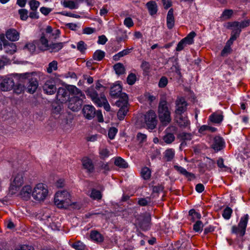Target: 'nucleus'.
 Returning <instances> with one entry per match:
<instances>
[{"label": "nucleus", "instance_id": "obj_1", "mask_svg": "<svg viewBox=\"0 0 250 250\" xmlns=\"http://www.w3.org/2000/svg\"><path fill=\"white\" fill-rule=\"evenodd\" d=\"M69 91L71 94V97L69 99L68 108L73 111H78L81 108L83 101L85 98V96L75 86H70Z\"/></svg>", "mask_w": 250, "mask_h": 250}, {"label": "nucleus", "instance_id": "obj_2", "mask_svg": "<svg viewBox=\"0 0 250 250\" xmlns=\"http://www.w3.org/2000/svg\"><path fill=\"white\" fill-rule=\"evenodd\" d=\"M87 93L95 104L100 107L103 106L105 110L109 111L110 106L104 94H101L99 97L97 91L93 88L87 90Z\"/></svg>", "mask_w": 250, "mask_h": 250}, {"label": "nucleus", "instance_id": "obj_3", "mask_svg": "<svg viewBox=\"0 0 250 250\" xmlns=\"http://www.w3.org/2000/svg\"><path fill=\"white\" fill-rule=\"evenodd\" d=\"M71 195L66 191H58L55 194L54 203L59 208H64L71 204Z\"/></svg>", "mask_w": 250, "mask_h": 250}, {"label": "nucleus", "instance_id": "obj_4", "mask_svg": "<svg viewBox=\"0 0 250 250\" xmlns=\"http://www.w3.org/2000/svg\"><path fill=\"white\" fill-rule=\"evenodd\" d=\"M158 116L161 122L164 125H167L171 121L170 112L165 100H161L158 106Z\"/></svg>", "mask_w": 250, "mask_h": 250}, {"label": "nucleus", "instance_id": "obj_5", "mask_svg": "<svg viewBox=\"0 0 250 250\" xmlns=\"http://www.w3.org/2000/svg\"><path fill=\"white\" fill-rule=\"evenodd\" d=\"M21 75L12 74L0 77V87L2 91H7L11 90L15 85V80H18Z\"/></svg>", "mask_w": 250, "mask_h": 250}, {"label": "nucleus", "instance_id": "obj_6", "mask_svg": "<svg viewBox=\"0 0 250 250\" xmlns=\"http://www.w3.org/2000/svg\"><path fill=\"white\" fill-rule=\"evenodd\" d=\"M48 194L47 187L43 183L36 184L32 190V196L36 201H44Z\"/></svg>", "mask_w": 250, "mask_h": 250}, {"label": "nucleus", "instance_id": "obj_7", "mask_svg": "<svg viewBox=\"0 0 250 250\" xmlns=\"http://www.w3.org/2000/svg\"><path fill=\"white\" fill-rule=\"evenodd\" d=\"M116 105L120 107L117 116L120 120H123L126 116L128 111V96L126 94H122V98L116 102Z\"/></svg>", "mask_w": 250, "mask_h": 250}, {"label": "nucleus", "instance_id": "obj_8", "mask_svg": "<svg viewBox=\"0 0 250 250\" xmlns=\"http://www.w3.org/2000/svg\"><path fill=\"white\" fill-rule=\"evenodd\" d=\"M24 183V176L22 173H18L13 177L11 180L9 187V192L11 194H15L23 185Z\"/></svg>", "mask_w": 250, "mask_h": 250}, {"label": "nucleus", "instance_id": "obj_9", "mask_svg": "<svg viewBox=\"0 0 250 250\" xmlns=\"http://www.w3.org/2000/svg\"><path fill=\"white\" fill-rule=\"evenodd\" d=\"M249 220L248 214H245L241 218L240 221L237 227L233 226L232 231L236 234H239L240 236H243L246 232V229Z\"/></svg>", "mask_w": 250, "mask_h": 250}, {"label": "nucleus", "instance_id": "obj_10", "mask_svg": "<svg viewBox=\"0 0 250 250\" xmlns=\"http://www.w3.org/2000/svg\"><path fill=\"white\" fill-rule=\"evenodd\" d=\"M145 122L148 129H153L157 123V116L153 110H149L144 116Z\"/></svg>", "mask_w": 250, "mask_h": 250}, {"label": "nucleus", "instance_id": "obj_11", "mask_svg": "<svg viewBox=\"0 0 250 250\" xmlns=\"http://www.w3.org/2000/svg\"><path fill=\"white\" fill-rule=\"evenodd\" d=\"M187 103L183 98H178L176 101L175 114L180 115L187 109Z\"/></svg>", "mask_w": 250, "mask_h": 250}, {"label": "nucleus", "instance_id": "obj_12", "mask_svg": "<svg viewBox=\"0 0 250 250\" xmlns=\"http://www.w3.org/2000/svg\"><path fill=\"white\" fill-rule=\"evenodd\" d=\"M56 89L55 83L53 79L46 81L43 86V90L47 94L52 95L54 94Z\"/></svg>", "mask_w": 250, "mask_h": 250}, {"label": "nucleus", "instance_id": "obj_13", "mask_svg": "<svg viewBox=\"0 0 250 250\" xmlns=\"http://www.w3.org/2000/svg\"><path fill=\"white\" fill-rule=\"evenodd\" d=\"M69 88L70 87L66 90L63 87L59 88L56 95L57 100L63 103L69 99L70 97L68 94V92L71 93L69 91Z\"/></svg>", "mask_w": 250, "mask_h": 250}, {"label": "nucleus", "instance_id": "obj_14", "mask_svg": "<svg viewBox=\"0 0 250 250\" xmlns=\"http://www.w3.org/2000/svg\"><path fill=\"white\" fill-rule=\"evenodd\" d=\"M83 113L88 120H91L96 114L94 107L91 105H85L83 108Z\"/></svg>", "mask_w": 250, "mask_h": 250}, {"label": "nucleus", "instance_id": "obj_15", "mask_svg": "<svg viewBox=\"0 0 250 250\" xmlns=\"http://www.w3.org/2000/svg\"><path fill=\"white\" fill-rule=\"evenodd\" d=\"M225 146V142L223 138L218 136H215L214 138L212 147L215 151H220Z\"/></svg>", "mask_w": 250, "mask_h": 250}, {"label": "nucleus", "instance_id": "obj_16", "mask_svg": "<svg viewBox=\"0 0 250 250\" xmlns=\"http://www.w3.org/2000/svg\"><path fill=\"white\" fill-rule=\"evenodd\" d=\"M122 86L118 82L111 87L110 95L112 97H119V99H121L122 98V94H125V93H122Z\"/></svg>", "mask_w": 250, "mask_h": 250}, {"label": "nucleus", "instance_id": "obj_17", "mask_svg": "<svg viewBox=\"0 0 250 250\" xmlns=\"http://www.w3.org/2000/svg\"><path fill=\"white\" fill-rule=\"evenodd\" d=\"M32 188L30 185H25L22 187L21 192L20 195L21 197L25 200H28L31 195H32Z\"/></svg>", "mask_w": 250, "mask_h": 250}, {"label": "nucleus", "instance_id": "obj_18", "mask_svg": "<svg viewBox=\"0 0 250 250\" xmlns=\"http://www.w3.org/2000/svg\"><path fill=\"white\" fill-rule=\"evenodd\" d=\"M5 36L8 40L12 42L17 41L20 38L19 33L16 29L13 28L7 30Z\"/></svg>", "mask_w": 250, "mask_h": 250}, {"label": "nucleus", "instance_id": "obj_19", "mask_svg": "<svg viewBox=\"0 0 250 250\" xmlns=\"http://www.w3.org/2000/svg\"><path fill=\"white\" fill-rule=\"evenodd\" d=\"M36 45L42 51L47 50L49 48L48 41L43 35L42 36L40 39L36 42Z\"/></svg>", "mask_w": 250, "mask_h": 250}, {"label": "nucleus", "instance_id": "obj_20", "mask_svg": "<svg viewBox=\"0 0 250 250\" xmlns=\"http://www.w3.org/2000/svg\"><path fill=\"white\" fill-rule=\"evenodd\" d=\"M90 238L92 241L97 243H102L104 239L103 235L97 230L91 231Z\"/></svg>", "mask_w": 250, "mask_h": 250}, {"label": "nucleus", "instance_id": "obj_21", "mask_svg": "<svg viewBox=\"0 0 250 250\" xmlns=\"http://www.w3.org/2000/svg\"><path fill=\"white\" fill-rule=\"evenodd\" d=\"M174 167L180 174L184 175L189 180H191L195 178L194 175L193 173L187 171L185 168L181 166L175 165L174 166Z\"/></svg>", "mask_w": 250, "mask_h": 250}, {"label": "nucleus", "instance_id": "obj_22", "mask_svg": "<svg viewBox=\"0 0 250 250\" xmlns=\"http://www.w3.org/2000/svg\"><path fill=\"white\" fill-rule=\"evenodd\" d=\"M176 118L177 123L181 127H187L190 125V121L186 116H183L181 114L176 115Z\"/></svg>", "mask_w": 250, "mask_h": 250}, {"label": "nucleus", "instance_id": "obj_23", "mask_svg": "<svg viewBox=\"0 0 250 250\" xmlns=\"http://www.w3.org/2000/svg\"><path fill=\"white\" fill-rule=\"evenodd\" d=\"M5 52L12 55L15 53L17 51V46L16 44L12 42H8L7 41L4 44L3 48Z\"/></svg>", "mask_w": 250, "mask_h": 250}, {"label": "nucleus", "instance_id": "obj_24", "mask_svg": "<svg viewBox=\"0 0 250 250\" xmlns=\"http://www.w3.org/2000/svg\"><path fill=\"white\" fill-rule=\"evenodd\" d=\"M167 25L168 29H171L174 25V18L173 16V10L171 8L167 13Z\"/></svg>", "mask_w": 250, "mask_h": 250}, {"label": "nucleus", "instance_id": "obj_25", "mask_svg": "<svg viewBox=\"0 0 250 250\" xmlns=\"http://www.w3.org/2000/svg\"><path fill=\"white\" fill-rule=\"evenodd\" d=\"M38 87V82L36 79L32 78L29 82L27 91L28 92L32 94L35 92Z\"/></svg>", "mask_w": 250, "mask_h": 250}, {"label": "nucleus", "instance_id": "obj_26", "mask_svg": "<svg viewBox=\"0 0 250 250\" xmlns=\"http://www.w3.org/2000/svg\"><path fill=\"white\" fill-rule=\"evenodd\" d=\"M233 23L234 21L229 22L228 23V27L232 29L231 35L232 36V38H233V39H237L241 32V29L240 27H239V26H235L233 24Z\"/></svg>", "mask_w": 250, "mask_h": 250}, {"label": "nucleus", "instance_id": "obj_27", "mask_svg": "<svg viewBox=\"0 0 250 250\" xmlns=\"http://www.w3.org/2000/svg\"><path fill=\"white\" fill-rule=\"evenodd\" d=\"M82 164L83 167L88 171L91 172L93 170L94 166L92 161L87 157H84L82 159Z\"/></svg>", "mask_w": 250, "mask_h": 250}, {"label": "nucleus", "instance_id": "obj_28", "mask_svg": "<svg viewBox=\"0 0 250 250\" xmlns=\"http://www.w3.org/2000/svg\"><path fill=\"white\" fill-rule=\"evenodd\" d=\"M62 5L66 8H68L70 9H76L78 7V5L76 2L73 0H64L62 2Z\"/></svg>", "mask_w": 250, "mask_h": 250}, {"label": "nucleus", "instance_id": "obj_29", "mask_svg": "<svg viewBox=\"0 0 250 250\" xmlns=\"http://www.w3.org/2000/svg\"><path fill=\"white\" fill-rule=\"evenodd\" d=\"M132 49H133V48L132 47L130 48H127V49H124V50L119 52V53L115 54L113 56L114 60L118 61L120 59V58L128 54Z\"/></svg>", "mask_w": 250, "mask_h": 250}, {"label": "nucleus", "instance_id": "obj_30", "mask_svg": "<svg viewBox=\"0 0 250 250\" xmlns=\"http://www.w3.org/2000/svg\"><path fill=\"white\" fill-rule=\"evenodd\" d=\"M223 119V116L220 113H213L209 116V119L211 122L214 123H221Z\"/></svg>", "mask_w": 250, "mask_h": 250}, {"label": "nucleus", "instance_id": "obj_31", "mask_svg": "<svg viewBox=\"0 0 250 250\" xmlns=\"http://www.w3.org/2000/svg\"><path fill=\"white\" fill-rule=\"evenodd\" d=\"M64 43L57 42L49 44V48L48 50L51 52H58L60 50L63 46Z\"/></svg>", "mask_w": 250, "mask_h": 250}, {"label": "nucleus", "instance_id": "obj_32", "mask_svg": "<svg viewBox=\"0 0 250 250\" xmlns=\"http://www.w3.org/2000/svg\"><path fill=\"white\" fill-rule=\"evenodd\" d=\"M149 12L151 15L155 14L157 11L156 3L153 1H149L146 4Z\"/></svg>", "mask_w": 250, "mask_h": 250}, {"label": "nucleus", "instance_id": "obj_33", "mask_svg": "<svg viewBox=\"0 0 250 250\" xmlns=\"http://www.w3.org/2000/svg\"><path fill=\"white\" fill-rule=\"evenodd\" d=\"M233 13V11L231 9L225 10L221 14L220 18L222 21L229 19L231 17Z\"/></svg>", "mask_w": 250, "mask_h": 250}, {"label": "nucleus", "instance_id": "obj_34", "mask_svg": "<svg viewBox=\"0 0 250 250\" xmlns=\"http://www.w3.org/2000/svg\"><path fill=\"white\" fill-rule=\"evenodd\" d=\"M114 163L116 166L120 167L126 168L128 167L127 163L121 157H118L116 158Z\"/></svg>", "mask_w": 250, "mask_h": 250}, {"label": "nucleus", "instance_id": "obj_35", "mask_svg": "<svg viewBox=\"0 0 250 250\" xmlns=\"http://www.w3.org/2000/svg\"><path fill=\"white\" fill-rule=\"evenodd\" d=\"M175 140V136L172 133L167 132L163 137L164 141L167 144L172 143Z\"/></svg>", "mask_w": 250, "mask_h": 250}, {"label": "nucleus", "instance_id": "obj_36", "mask_svg": "<svg viewBox=\"0 0 250 250\" xmlns=\"http://www.w3.org/2000/svg\"><path fill=\"white\" fill-rule=\"evenodd\" d=\"M174 155L175 151L172 148H169L167 149L164 153L165 157L167 161H171Z\"/></svg>", "mask_w": 250, "mask_h": 250}, {"label": "nucleus", "instance_id": "obj_37", "mask_svg": "<svg viewBox=\"0 0 250 250\" xmlns=\"http://www.w3.org/2000/svg\"><path fill=\"white\" fill-rule=\"evenodd\" d=\"M151 170L147 167H144L141 170V176L145 180H148L151 176Z\"/></svg>", "mask_w": 250, "mask_h": 250}, {"label": "nucleus", "instance_id": "obj_38", "mask_svg": "<svg viewBox=\"0 0 250 250\" xmlns=\"http://www.w3.org/2000/svg\"><path fill=\"white\" fill-rule=\"evenodd\" d=\"M104 52L101 50H97L94 52L93 58L94 60L100 61L104 58Z\"/></svg>", "mask_w": 250, "mask_h": 250}, {"label": "nucleus", "instance_id": "obj_39", "mask_svg": "<svg viewBox=\"0 0 250 250\" xmlns=\"http://www.w3.org/2000/svg\"><path fill=\"white\" fill-rule=\"evenodd\" d=\"M114 69L116 73L118 75L123 74L125 72V69L123 64L117 63L114 65Z\"/></svg>", "mask_w": 250, "mask_h": 250}, {"label": "nucleus", "instance_id": "obj_40", "mask_svg": "<svg viewBox=\"0 0 250 250\" xmlns=\"http://www.w3.org/2000/svg\"><path fill=\"white\" fill-rule=\"evenodd\" d=\"M70 246L76 250H83L85 248V245L80 241H78L73 243H70Z\"/></svg>", "mask_w": 250, "mask_h": 250}, {"label": "nucleus", "instance_id": "obj_41", "mask_svg": "<svg viewBox=\"0 0 250 250\" xmlns=\"http://www.w3.org/2000/svg\"><path fill=\"white\" fill-rule=\"evenodd\" d=\"M235 26H239L241 29L242 28L248 27L250 24V20H244L241 22L238 21H234V23L233 24Z\"/></svg>", "mask_w": 250, "mask_h": 250}, {"label": "nucleus", "instance_id": "obj_42", "mask_svg": "<svg viewBox=\"0 0 250 250\" xmlns=\"http://www.w3.org/2000/svg\"><path fill=\"white\" fill-rule=\"evenodd\" d=\"M189 215L190 217V219L193 221H195L196 219H199L201 217L200 213L196 211L193 209H190L189 211Z\"/></svg>", "mask_w": 250, "mask_h": 250}, {"label": "nucleus", "instance_id": "obj_43", "mask_svg": "<svg viewBox=\"0 0 250 250\" xmlns=\"http://www.w3.org/2000/svg\"><path fill=\"white\" fill-rule=\"evenodd\" d=\"M140 228L144 231L148 230L150 228V218L144 220L140 225Z\"/></svg>", "mask_w": 250, "mask_h": 250}, {"label": "nucleus", "instance_id": "obj_44", "mask_svg": "<svg viewBox=\"0 0 250 250\" xmlns=\"http://www.w3.org/2000/svg\"><path fill=\"white\" fill-rule=\"evenodd\" d=\"M58 68V62L56 61H53L48 64L47 68V72L48 73H51L53 71H55Z\"/></svg>", "mask_w": 250, "mask_h": 250}, {"label": "nucleus", "instance_id": "obj_45", "mask_svg": "<svg viewBox=\"0 0 250 250\" xmlns=\"http://www.w3.org/2000/svg\"><path fill=\"white\" fill-rule=\"evenodd\" d=\"M99 154L101 158L105 159L109 157L110 152L107 148L101 147L99 149Z\"/></svg>", "mask_w": 250, "mask_h": 250}, {"label": "nucleus", "instance_id": "obj_46", "mask_svg": "<svg viewBox=\"0 0 250 250\" xmlns=\"http://www.w3.org/2000/svg\"><path fill=\"white\" fill-rule=\"evenodd\" d=\"M94 88L97 92L100 97L101 94H104V92L105 90V87L103 86L100 83H96L95 87H91L89 88L87 90L90 88Z\"/></svg>", "mask_w": 250, "mask_h": 250}, {"label": "nucleus", "instance_id": "obj_47", "mask_svg": "<svg viewBox=\"0 0 250 250\" xmlns=\"http://www.w3.org/2000/svg\"><path fill=\"white\" fill-rule=\"evenodd\" d=\"M196 34L194 32H191L186 38L183 40L188 44H191L193 42V38L195 37Z\"/></svg>", "mask_w": 250, "mask_h": 250}, {"label": "nucleus", "instance_id": "obj_48", "mask_svg": "<svg viewBox=\"0 0 250 250\" xmlns=\"http://www.w3.org/2000/svg\"><path fill=\"white\" fill-rule=\"evenodd\" d=\"M89 196L93 199H100L102 198V194L100 191L96 189H92L89 193Z\"/></svg>", "mask_w": 250, "mask_h": 250}, {"label": "nucleus", "instance_id": "obj_49", "mask_svg": "<svg viewBox=\"0 0 250 250\" xmlns=\"http://www.w3.org/2000/svg\"><path fill=\"white\" fill-rule=\"evenodd\" d=\"M232 212V209L230 208L227 207L224 210L222 215L225 219L228 220L230 218Z\"/></svg>", "mask_w": 250, "mask_h": 250}, {"label": "nucleus", "instance_id": "obj_50", "mask_svg": "<svg viewBox=\"0 0 250 250\" xmlns=\"http://www.w3.org/2000/svg\"><path fill=\"white\" fill-rule=\"evenodd\" d=\"M29 5L32 11H36L40 5V2L36 0H30Z\"/></svg>", "mask_w": 250, "mask_h": 250}, {"label": "nucleus", "instance_id": "obj_51", "mask_svg": "<svg viewBox=\"0 0 250 250\" xmlns=\"http://www.w3.org/2000/svg\"><path fill=\"white\" fill-rule=\"evenodd\" d=\"M19 14L21 20L25 21L28 18V11L25 9H21L19 10Z\"/></svg>", "mask_w": 250, "mask_h": 250}, {"label": "nucleus", "instance_id": "obj_52", "mask_svg": "<svg viewBox=\"0 0 250 250\" xmlns=\"http://www.w3.org/2000/svg\"><path fill=\"white\" fill-rule=\"evenodd\" d=\"M203 227V224L200 221H197L193 225V229L196 232H201Z\"/></svg>", "mask_w": 250, "mask_h": 250}, {"label": "nucleus", "instance_id": "obj_53", "mask_svg": "<svg viewBox=\"0 0 250 250\" xmlns=\"http://www.w3.org/2000/svg\"><path fill=\"white\" fill-rule=\"evenodd\" d=\"M179 138L183 140H190L192 139L191 133L181 132L179 134Z\"/></svg>", "mask_w": 250, "mask_h": 250}, {"label": "nucleus", "instance_id": "obj_54", "mask_svg": "<svg viewBox=\"0 0 250 250\" xmlns=\"http://www.w3.org/2000/svg\"><path fill=\"white\" fill-rule=\"evenodd\" d=\"M77 49L81 52H84L86 49V44L83 41H80L77 43Z\"/></svg>", "mask_w": 250, "mask_h": 250}, {"label": "nucleus", "instance_id": "obj_55", "mask_svg": "<svg viewBox=\"0 0 250 250\" xmlns=\"http://www.w3.org/2000/svg\"><path fill=\"white\" fill-rule=\"evenodd\" d=\"M118 132V130L115 127H111L109 130L108 133V137L112 140L114 138L115 135H116Z\"/></svg>", "mask_w": 250, "mask_h": 250}, {"label": "nucleus", "instance_id": "obj_56", "mask_svg": "<svg viewBox=\"0 0 250 250\" xmlns=\"http://www.w3.org/2000/svg\"><path fill=\"white\" fill-rule=\"evenodd\" d=\"M61 13L62 15L69 17L75 18L76 19H79L81 17V16L80 15H79L77 14L73 13L70 12L62 11Z\"/></svg>", "mask_w": 250, "mask_h": 250}, {"label": "nucleus", "instance_id": "obj_57", "mask_svg": "<svg viewBox=\"0 0 250 250\" xmlns=\"http://www.w3.org/2000/svg\"><path fill=\"white\" fill-rule=\"evenodd\" d=\"M168 83L167 79L166 77H162L159 82L158 85L159 87H165Z\"/></svg>", "mask_w": 250, "mask_h": 250}, {"label": "nucleus", "instance_id": "obj_58", "mask_svg": "<svg viewBox=\"0 0 250 250\" xmlns=\"http://www.w3.org/2000/svg\"><path fill=\"white\" fill-rule=\"evenodd\" d=\"M136 77L135 74H130L127 78V82L130 85L133 84L136 81Z\"/></svg>", "mask_w": 250, "mask_h": 250}, {"label": "nucleus", "instance_id": "obj_59", "mask_svg": "<svg viewBox=\"0 0 250 250\" xmlns=\"http://www.w3.org/2000/svg\"><path fill=\"white\" fill-rule=\"evenodd\" d=\"M217 164L221 170L226 171L228 169V168L224 165L223 159L222 158H219L217 160Z\"/></svg>", "mask_w": 250, "mask_h": 250}, {"label": "nucleus", "instance_id": "obj_60", "mask_svg": "<svg viewBox=\"0 0 250 250\" xmlns=\"http://www.w3.org/2000/svg\"><path fill=\"white\" fill-rule=\"evenodd\" d=\"M49 226L53 230H60L61 227L60 223L58 222H52L51 223H50L49 224Z\"/></svg>", "mask_w": 250, "mask_h": 250}, {"label": "nucleus", "instance_id": "obj_61", "mask_svg": "<svg viewBox=\"0 0 250 250\" xmlns=\"http://www.w3.org/2000/svg\"><path fill=\"white\" fill-rule=\"evenodd\" d=\"M15 250H34V248L28 245H22L18 247Z\"/></svg>", "mask_w": 250, "mask_h": 250}, {"label": "nucleus", "instance_id": "obj_62", "mask_svg": "<svg viewBox=\"0 0 250 250\" xmlns=\"http://www.w3.org/2000/svg\"><path fill=\"white\" fill-rule=\"evenodd\" d=\"M40 10L43 15L47 16L52 11V9L45 7H42L40 8Z\"/></svg>", "mask_w": 250, "mask_h": 250}, {"label": "nucleus", "instance_id": "obj_63", "mask_svg": "<svg viewBox=\"0 0 250 250\" xmlns=\"http://www.w3.org/2000/svg\"><path fill=\"white\" fill-rule=\"evenodd\" d=\"M186 44H188L185 41L182 39L177 44L176 50L177 51H181L184 49Z\"/></svg>", "mask_w": 250, "mask_h": 250}, {"label": "nucleus", "instance_id": "obj_64", "mask_svg": "<svg viewBox=\"0 0 250 250\" xmlns=\"http://www.w3.org/2000/svg\"><path fill=\"white\" fill-rule=\"evenodd\" d=\"M124 24L127 27H131L133 25V22L131 18L129 17L126 18L124 21Z\"/></svg>", "mask_w": 250, "mask_h": 250}]
</instances>
